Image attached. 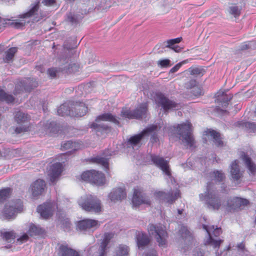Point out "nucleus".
Segmentation results:
<instances>
[{
  "label": "nucleus",
  "instance_id": "f257e3e1",
  "mask_svg": "<svg viewBox=\"0 0 256 256\" xmlns=\"http://www.w3.org/2000/svg\"><path fill=\"white\" fill-rule=\"evenodd\" d=\"M200 198L204 202L210 210H218L223 206L224 202L218 191L210 190V184L208 185L205 193L200 194Z\"/></svg>",
  "mask_w": 256,
  "mask_h": 256
},
{
  "label": "nucleus",
  "instance_id": "f03ea898",
  "mask_svg": "<svg viewBox=\"0 0 256 256\" xmlns=\"http://www.w3.org/2000/svg\"><path fill=\"white\" fill-rule=\"evenodd\" d=\"M78 204L86 212L98 213L102 211V204L100 200L92 195H85L78 200Z\"/></svg>",
  "mask_w": 256,
  "mask_h": 256
},
{
  "label": "nucleus",
  "instance_id": "7ed1b4c3",
  "mask_svg": "<svg viewBox=\"0 0 256 256\" xmlns=\"http://www.w3.org/2000/svg\"><path fill=\"white\" fill-rule=\"evenodd\" d=\"M150 234L154 235L160 246H165L167 243L168 233L162 226L150 224L148 228Z\"/></svg>",
  "mask_w": 256,
  "mask_h": 256
},
{
  "label": "nucleus",
  "instance_id": "20e7f679",
  "mask_svg": "<svg viewBox=\"0 0 256 256\" xmlns=\"http://www.w3.org/2000/svg\"><path fill=\"white\" fill-rule=\"evenodd\" d=\"M202 227L206 231L208 236L206 244L213 246L215 248H219L223 240L219 238H214V237L217 238L222 234V229L220 228H214V226L208 227L204 224Z\"/></svg>",
  "mask_w": 256,
  "mask_h": 256
},
{
  "label": "nucleus",
  "instance_id": "39448f33",
  "mask_svg": "<svg viewBox=\"0 0 256 256\" xmlns=\"http://www.w3.org/2000/svg\"><path fill=\"white\" fill-rule=\"evenodd\" d=\"M23 204L20 199L12 200L6 204L4 209L3 215L6 219L14 218L17 213L22 212Z\"/></svg>",
  "mask_w": 256,
  "mask_h": 256
},
{
  "label": "nucleus",
  "instance_id": "423d86ee",
  "mask_svg": "<svg viewBox=\"0 0 256 256\" xmlns=\"http://www.w3.org/2000/svg\"><path fill=\"white\" fill-rule=\"evenodd\" d=\"M157 128L156 125H152L144 129L140 133L131 136L125 142L126 146L128 148H134V147L139 146L141 144V142L144 136H148L150 133L156 130Z\"/></svg>",
  "mask_w": 256,
  "mask_h": 256
},
{
  "label": "nucleus",
  "instance_id": "0eeeda50",
  "mask_svg": "<svg viewBox=\"0 0 256 256\" xmlns=\"http://www.w3.org/2000/svg\"><path fill=\"white\" fill-rule=\"evenodd\" d=\"M178 134L182 136L190 147L194 146L195 142L192 134V125L190 122H186L178 124L176 128Z\"/></svg>",
  "mask_w": 256,
  "mask_h": 256
},
{
  "label": "nucleus",
  "instance_id": "6e6552de",
  "mask_svg": "<svg viewBox=\"0 0 256 256\" xmlns=\"http://www.w3.org/2000/svg\"><path fill=\"white\" fill-rule=\"evenodd\" d=\"M81 178L82 180L94 184L96 186H102L106 182L104 174L95 170L84 172L81 175Z\"/></svg>",
  "mask_w": 256,
  "mask_h": 256
},
{
  "label": "nucleus",
  "instance_id": "1a4fd4ad",
  "mask_svg": "<svg viewBox=\"0 0 256 256\" xmlns=\"http://www.w3.org/2000/svg\"><path fill=\"white\" fill-rule=\"evenodd\" d=\"M40 9V1L36 0L34 3H32L30 6V9L26 12L20 14L18 16V18H26L28 19L30 18H33V20L35 22H38L42 20L43 16L40 14L39 16L38 12Z\"/></svg>",
  "mask_w": 256,
  "mask_h": 256
},
{
  "label": "nucleus",
  "instance_id": "9d476101",
  "mask_svg": "<svg viewBox=\"0 0 256 256\" xmlns=\"http://www.w3.org/2000/svg\"><path fill=\"white\" fill-rule=\"evenodd\" d=\"M64 167L62 164L56 162L50 165L48 168V175L49 177L50 184L54 185L56 184L58 178L63 171Z\"/></svg>",
  "mask_w": 256,
  "mask_h": 256
},
{
  "label": "nucleus",
  "instance_id": "9b49d317",
  "mask_svg": "<svg viewBox=\"0 0 256 256\" xmlns=\"http://www.w3.org/2000/svg\"><path fill=\"white\" fill-rule=\"evenodd\" d=\"M38 85V82L35 80L30 78H26L20 81L16 84L14 94L16 95L24 92H29Z\"/></svg>",
  "mask_w": 256,
  "mask_h": 256
},
{
  "label": "nucleus",
  "instance_id": "f8f14e48",
  "mask_svg": "<svg viewBox=\"0 0 256 256\" xmlns=\"http://www.w3.org/2000/svg\"><path fill=\"white\" fill-rule=\"evenodd\" d=\"M154 194L160 200L172 204L180 196V192L176 188L175 190H170L168 192L162 191L156 192Z\"/></svg>",
  "mask_w": 256,
  "mask_h": 256
},
{
  "label": "nucleus",
  "instance_id": "ddd939ff",
  "mask_svg": "<svg viewBox=\"0 0 256 256\" xmlns=\"http://www.w3.org/2000/svg\"><path fill=\"white\" fill-rule=\"evenodd\" d=\"M71 108L70 116L80 117L84 116L88 112V107L82 102L70 101Z\"/></svg>",
  "mask_w": 256,
  "mask_h": 256
},
{
  "label": "nucleus",
  "instance_id": "4468645a",
  "mask_svg": "<svg viewBox=\"0 0 256 256\" xmlns=\"http://www.w3.org/2000/svg\"><path fill=\"white\" fill-rule=\"evenodd\" d=\"M155 100L156 103L161 106L165 111L175 108L177 106L176 102L169 100L162 92L156 93Z\"/></svg>",
  "mask_w": 256,
  "mask_h": 256
},
{
  "label": "nucleus",
  "instance_id": "2eb2a0df",
  "mask_svg": "<svg viewBox=\"0 0 256 256\" xmlns=\"http://www.w3.org/2000/svg\"><path fill=\"white\" fill-rule=\"evenodd\" d=\"M133 206H138L142 204L150 205V200L148 197L140 189H134L132 198Z\"/></svg>",
  "mask_w": 256,
  "mask_h": 256
},
{
  "label": "nucleus",
  "instance_id": "dca6fc26",
  "mask_svg": "<svg viewBox=\"0 0 256 256\" xmlns=\"http://www.w3.org/2000/svg\"><path fill=\"white\" fill-rule=\"evenodd\" d=\"M248 203L249 202L246 199L236 197L228 200L226 205L224 206L227 211L230 212L232 210H238L242 206H247Z\"/></svg>",
  "mask_w": 256,
  "mask_h": 256
},
{
  "label": "nucleus",
  "instance_id": "f3484780",
  "mask_svg": "<svg viewBox=\"0 0 256 256\" xmlns=\"http://www.w3.org/2000/svg\"><path fill=\"white\" fill-rule=\"evenodd\" d=\"M14 20L6 19V20H2L0 19V29L6 26H11L15 28H22L26 24L29 23L30 21L26 20V18H19Z\"/></svg>",
  "mask_w": 256,
  "mask_h": 256
},
{
  "label": "nucleus",
  "instance_id": "a211bd4d",
  "mask_svg": "<svg viewBox=\"0 0 256 256\" xmlns=\"http://www.w3.org/2000/svg\"><path fill=\"white\" fill-rule=\"evenodd\" d=\"M54 209V204L46 202L38 206L37 211L42 218L47 219L52 216Z\"/></svg>",
  "mask_w": 256,
  "mask_h": 256
},
{
  "label": "nucleus",
  "instance_id": "6ab92c4d",
  "mask_svg": "<svg viewBox=\"0 0 256 256\" xmlns=\"http://www.w3.org/2000/svg\"><path fill=\"white\" fill-rule=\"evenodd\" d=\"M100 226L98 222L92 219H84L78 222L76 226L80 231H86L90 228H96Z\"/></svg>",
  "mask_w": 256,
  "mask_h": 256
},
{
  "label": "nucleus",
  "instance_id": "aec40b11",
  "mask_svg": "<svg viewBox=\"0 0 256 256\" xmlns=\"http://www.w3.org/2000/svg\"><path fill=\"white\" fill-rule=\"evenodd\" d=\"M82 144L78 142H72L71 140H68L65 142L62 146V149L64 150H70L66 154H61L60 155L61 158L63 159V157H64V158H66L65 156L68 154H69V153L71 154L74 152L78 150L80 148Z\"/></svg>",
  "mask_w": 256,
  "mask_h": 256
},
{
  "label": "nucleus",
  "instance_id": "412c9836",
  "mask_svg": "<svg viewBox=\"0 0 256 256\" xmlns=\"http://www.w3.org/2000/svg\"><path fill=\"white\" fill-rule=\"evenodd\" d=\"M114 234L112 232L105 233L103 240L98 249V256H106V249L112 238H114Z\"/></svg>",
  "mask_w": 256,
  "mask_h": 256
},
{
  "label": "nucleus",
  "instance_id": "4be33fe9",
  "mask_svg": "<svg viewBox=\"0 0 256 256\" xmlns=\"http://www.w3.org/2000/svg\"><path fill=\"white\" fill-rule=\"evenodd\" d=\"M126 194L124 190L121 188H114L110 193L108 196L112 202L122 200L126 198Z\"/></svg>",
  "mask_w": 256,
  "mask_h": 256
},
{
  "label": "nucleus",
  "instance_id": "5701e85b",
  "mask_svg": "<svg viewBox=\"0 0 256 256\" xmlns=\"http://www.w3.org/2000/svg\"><path fill=\"white\" fill-rule=\"evenodd\" d=\"M58 254L59 256H81L77 251L64 244L59 246Z\"/></svg>",
  "mask_w": 256,
  "mask_h": 256
},
{
  "label": "nucleus",
  "instance_id": "b1692460",
  "mask_svg": "<svg viewBox=\"0 0 256 256\" xmlns=\"http://www.w3.org/2000/svg\"><path fill=\"white\" fill-rule=\"evenodd\" d=\"M46 188L45 182L42 180H36L32 186V194L37 196L42 194Z\"/></svg>",
  "mask_w": 256,
  "mask_h": 256
},
{
  "label": "nucleus",
  "instance_id": "393cba45",
  "mask_svg": "<svg viewBox=\"0 0 256 256\" xmlns=\"http://www.w3.org/2000/svg\"><path fill=\"white\" fill-rule=\"evenodd\" d=\"M136 239L138 248L142 249L147 246L150 241L148 236L142 232H136Z\"/></svg>",
  "mask_w": 256,
  "mask_h": 256
},
{
  "label": "nucleus",
  "instance_id": "a878e982",
  "mask_svg": "<svg viewBox=\"0 0 256 256\" xmlns=\"http://www.w3.org/2000/svg\"><path fill=\"white\" fill-rule=\"evenodd\" d=\"M206 135L210 136L213 140L216 146L218 147H222L224 146V142L222 140L220 134V132L213 130H208L206 132Z\"/></svg>",
  "mask_w": 256,
  "mask_h": 256
},
{
  "label": "nucleus",
  "instance_id": "bb28decb",
  "mask_svg": "<svg viewBox=\"0 0 256 256\" xmlns=\"http://www.w3.org/2000/svg\"><path fill=\"white\" fill-rule=\"evenodd\" d=\"M216 101L220 103L222 107L226 108L228 104V102L232 99V96H228L226 92L222 91L218 92L215 96Z\"/></svg>",
  "mask_w": 256,
  "mask_h": 256
},
{
  "label": "nucleus",
  "instance_id": "cd10ccee",
  "mask_svg": "<svg viewBox=\"0 0 256 256\" xmlns=\"http://www.w3.org/2000/svg\"><path fill=\"white\" fill-rule=\"evenodd\" d=\"M236 161L233 162L230 165V172L232 179L234 180H238L241 178L243 175V172L240 170Z\"/></svg>",
  "mask_w": 256,
  "mask_h": 256
},
{
  "label": "nucleus",
  "instance_id": "c85d7f7f",
  "mask_svg": "<svg viewBox=\"0 0 256 256\" xmlns=\"http://www.w3.org/2000/svg\"><path fill=\"white\" fill-rule=\"evenodd\" d=\"M148 110V103L143 102L139 104L134 110V115L138 116L136 120H140L144 116Z\"/></svg>",
  "mask_w": 256,
  "mask_h": 256
},
{
  "label": "nucleus",
  "instance_id": "c756f323",
  "mask_svg": "<svg viewBox=\"0 0 256 256\" xmlns=\"http://www.w3.org/2000/svg\"><path fill=\"white\" fill-rule=\"evenodd\" d=\"M95 120L96 122H98L100 121H108L112 122L116 125L120 124V122L116 117L110 113H104L99 115L96 117Z\"/></svg>",
  "mask_w": 256,
  "mask_h": 256
},
{
  "label": "nucleus",
  "instance_id": "7c9ffc66",
  "mask_svg": "<svg viewBox=\"0 0 256 256\" xmlns=\"http://www.w3.org/2000/svg\"><path fill=\"white\" fill-rule=\"evenodd\" d=\"M186 89H192L191 92L194 96H198L201 95L202 90L197 86V82L195 80H191L185 84Z\"/></svg>",
  "mask_w": 256,
  "mask_h": 256
},
{
  "label": "nucleus",
  "instance_id": "2f4dec72",
  "mask_svg": "<svg viewBox=\"0 0 256 256\" xmlns=\"http://www.w3.org/2000/svg\"><path fill=\"white\" fill-rule=\"evenodd\" d=\"M14 120L18 124H27L30 120V116L20 111H18L15 114Z\"/></svg>",
  "mask_w": 256,
  "mask_h": 256
},
{
  "label": "nucleus",
  "instance_id": "473e14b6",
  "mask_svg": "<svg viewBox=\"0 0 256 256\" xmlns=\"http://www.w3.org/2000/svg\"><path fill=\"white\" fill-rule=\"evenodd\" d=\"M69 112H71V108L70 106V101L68 102H64L58 108V114L60 116H70V114Z\"/></svg>",
  "mask_w": 256,
  "mask_h": 256
},
{
  "label": "nucleus",
  "instance_id": "72a5a7b5",
  "mask_svg": "<svg viewBox=\"0 0 256 256\" xmlns=\"http://www.w3.org/2000/svg\"><path fill=\"white\" fill-rule=\"evenodd\" d=\"M154 164L159 168L167 176H170V172L168 161H152Z\"/></svg>",
  "mask_w": 256,
  "mask_h": 256
},
{
  "label": "nucleus",
  "instance_id": "f704fd0d",
  "mask_svg": "<svg viewBox=\"0 0 256 256\" xmlns=\"http://www.w3.org/2000/svg\"><path fill=\"white\" fill-rule=\"evenodd\" d=\"M44 232V230L38 226L31 224L28 232V234L32 236H34L42 235Z\"/></svg>",
  "mask_w": 256,
  "mask_h": 256
},
{
  "label": "nucleus",
  "instance_id": "c9c22d12",
  "mask_svg": "<svg viewBox=\"0 0 256 256\" xmlns=\"http://www.w3.org/2000/svg\"><path fill=\"white\" fill-rule=\"evenodd\" d=\"M120 116L124 118L136 119L138 116L134 115V110H132L130 108L126 107L122 108Z\"/></svg>",
  "mask_w": 256,
  "mask_h": 256
},
{
  "label": "nucleus",
  "instance_id": "e433bc0d",
  "mask_svg": "<svg viewBox=\"0 0 256 256\" xmlns=\"http://www.w3.org/2000/svg\"><path fill=\"white\" fill-rule=\"evenodd\" d=\"M0 236L3 240L8 242H12L16 238V233L14 231L2 232Z\"/></svg>",
  "mask_w": 256,
  "mask_h": 256
},
{
  "label": "nucleus",
  "instance_id": "4c0bfd02",
  "mask_svg": "<svg viewBox=\"0 0 256 256\" xmlns=\"http://www.w3.org/2000/svg\"><path fill=\"white\" fill-rule=\"evenodd\" d=\"M14 100V98L12 94H7L4 90L0 88V101L9 104L13 102Z\"/></svg>",
  "mask_w": 256,
  "mask_h": 256
},
{
  "label": "nucleus",
  "instance_id": "58836bf2",
  "mask_svg": "<svg viewBox=\"0 0 256 256\" xmlns=\"http://www.w3.org/2000/svg\"><path fill=\"white\" fill-rule=\"evenodd\" d=\"M18 48L16 47H12L10 48L8 51L6 52V56L4 58V60L6 62H8L12 60L15 54L17 52Z\"/></svg>",
  "mask_w": 256,
  "mask_h": 256
},
{
  "label": "nucleus",
  "instance_id": "ea45409f",
  "mask_svg": "<svg viewBox=\"0 0 256 256\" xmlns=\"http://www.w3.org/2000/svg\"><path fill=\"white\" fill-rule=\"evenodd\" d=\"M129 250V248L127 246L122 244L117 248L116 254L122 256H128Z\"/></svg>",
  "mask_w": 256,
  "mask_h": 256
},
{
  "label": "nucleus",
  "instance_id": "a19ab883",
  "mask_svg": "<svg viewBox=\"0 0 256 256\" xmlns=\"http://www.w3.org/2000/svg\"><path fill=\"white\" fill-rule=\"evenodd\" d=\"M210 174L212 177L214 178V180L218 182H222L226 178L222 170H214Z\"/></svg>",
  "mask_w": 256,
  "mask_h": 256
},
{
  "label": "nucleus",
  "instance_id": "79ce46f5",
  "mask_svg": "<svg viewBox=\"0 0 256 256\" xmlns=\"http://www.w3.org/2000/svg\"><path fill=\"white\" fill-rule=\"evenodd\" d=\"M90 127L91 128L94 129L98 132L110 130V127L108 126L107 125L104 124H99L96 122H92L91 124H90Z\"/></svg>",
  "mask_w": 256,
  "mask_h": 256
},
{
  "label": "nucleus",
  "instance_id": "37998d69",
  "mask_svg": "<svg viewBox=\"0 0 256 256\" xmlns=\"http://www.w3.org/2000/svg\"><path fill=\"white\" fill-rule=\"evenodd\" d=\"M11 189L7 188L0 190V203L5 201L10 195Z\"/></svg>",
  "mask_w": 256,
  "mask_h": 256
},
{
  "label": "nucleus",
  "instance_id": "c03bdc74",
  "mask_svg": "<svg viewBox=\"0 0 256 256\" xmlns=\"http://www.w3.org/2000/svg\"><path fill=\"white\" fill-rule=\"evenodd\" d=\"M45 129L48 130L50 132L57 133L60 130V127L56 122H50L48 125L46 126Z\"/></svg>",
  "mask_w": 256,
  "mask_h": 256
},
{
  "label": "nucleus",
  "instance_id": "a18cd8bd",
  "mask_svg": "<svg viewBox=\"0 0 256 256\" xmlns=\"http://www.w3.org/2000/svg\"><path fill=\"white\" fill-rule=\"evenodd\" d=\"M182 37H178L175 38L170 39L166 42V47L170 48L175 46V44H178L182 42Z\"/></svg>",
  "mask_w": 256,
  "mask_h": 256
},
{
  "label": "nucleus",
  "instance_id": "49530a36",
  "mask_svg": "<svg viewBox=\"0 0 256 256\" xmlns=\"http://www.w3.org/2000/svg\"><path fill=\"white\" fill-rule=\"evenodd\" d=\"M244 162L249 172L252 174H256V166L253 162V161H244Z\"/></svg>",
  "mask_w": 256,
  "mask_h": 256
},
{
  "label": "nucleus",
  "instance_id": "de8ad7c7",
  "mask_svg": "<svg viewBox=\"0 0 256 256\" xmlns=\"http://www.w3.org/2000/svg\"><path fill=\"white\" fill-rule=\"evenodd\" d=\"M202 69L197 67H190L184 72H188L191 75H200L202 73Z\"/></svg>",
  "mask_w": 256,
  "mask_h": 256
},
{
  "label": "nucleus",
  "instance_id": "09e8293b",
  "mask_svg": "<svg viewBox=\"0 0 256 256\" xmlns=\"http://www.w3.org/2000/svg\"><path fill=\"white\" fill-rule=\"evenodd\" d=\"M241 8L238 6H232L230 8L229 12L235 18L238 17L240 14Z\"/></svg>",
  "mask_w": 256,
  "mask_h": 256
},
{
  "label": "nucleus",
  "instance_id": "8fccbe9b",
  "mask_svg": "<svg viewBox=\"0 0 256 256\" xmlns=\"http://www.w3.org/2000/svg\"><path fill=\"white\" fill-rule=\"evenodd\" d=\"M109 152L108 150H106L102 153V156H97L94 158H91L88 160H108L110 158L108 157V154Z\"/></svg>",
  "mask_w": 256,
  "mask_h": 256
},
{
  "label": "nucleus",
  "instance_id": "3c124183",
  "mask_svg": "<svg viewBox=\"0 0 256 256\" xmlns=\"http://www.w3.org/2000/svg\"><path fill=\"white\" fill-rule=\"evenodd\" d=\"M30 124L16 127L15 129V132L16 134H20L22 132H28L30 130Z\"/></svg>",
  "mask_w": 256,
  "mask_h": 256
},
{
  "label": "nucleus",
  "instance_id": "603ef678",
  "mask_svg": "<svg viewBox=\"0 0 256 256\" xmlns=\"http://www.w3.org/2000/svg\"><path fill=\"white\" fill-rule=\"evenodd\" d=\"M244 126L250 132H256V124L252 122H246L244 123Z\"/></svg>",
  "mask_w": 256,
  "mask_h": 256
},
{
  "label": "nucleus",
  "instance_id": "864d4df0",
  "mask_svg": "<svg viewBox=\"0 0 256 256\" xmlns=\"http://www.w3.org/2000/svg\"><path fill=\"white\" fill-rule=\"evenodd\" d=\"M170 60L168 59H164L158 61V64L161 68H167L170 66Z\"/></svg>",
  "mask_w": 256,
  "mask_h": 256
},
{
  "label": "nucleus",
  "instance_id": "5fc2aeb1",
  "mask_svg": "<svg viewBox=\"0 0 256 256\" xmlns=\"http://www.w3.org/2000/svg\"><path fill=\"white\" fill-rule=\"evenodd\" d=\"M92 162H96L98 164L102 166L104 170L108 173V161H92Z\"/></svg>",
  "mask_w": 256,
  "mask_h": 256
},
{
  "label": "nucleus",
  "instance_id": "6e6d98bb",
  "mask_svg": "<svg viewBox=\"0 0 256 256\" xmlns=\"http://www.w3.org/2000/svg\"><path fill=\"white\" fill-rule=\"evenodd\" d=\"M47 72L48 76L53 78L56 77L58 71L56 68H48Z\"/></svg>",
  "mask_w": 256,
  "mask_h": 256
},
{
  "label": "nucleus",
  "instance_id": "4d7b16f0",
  "mask_svg": "<svg viewBox=\"0 0 256 256\" xmlns=\"http://www.w3.org/2000/svg\"><path fill=\"white\" fill-rule=\"evenodd\" d=\"M68 22H71L72 24H76L78 22V20L76 18V16L70 13L68 16Z\"/></svg>",
  "mask_w": 256,
  "mask_h": 256
},
{
  "label": "nucleus",
  "instance_id": "13d9d810",
  "mask_svg": "<svg viewBox=\"0 0 256 256\" xmlns=\"http://www.w3.org/2000/svg\"><path fill=\"white\" fill-rule=\"evenodd\" d=\"M182 62H179L176 64L174 67H172L170 70V73H174L176 72L182 66Z\"/></svg>",
  "mask_w": 256,
  "mask_h": 256
},
{
  "label": "nucleus",
  "instance_id": "bf43d9fd",
  "mask_svg": "<svg viewBox=\"0 0 256 256\" xmlns=\"http://www.w3.org/2000/svg\"><path fill=\"white\" fill-rule=\"evenodd\" d=\"M180 233L183 236H187L189 234L190 232L188 230L187 228L184 226H182L180 230Z\"/></svg>",
  "mask_w": 256,
  "mask_h": 256
},
{
  "label": "nucleus",
  "instance_id": "052dcab7",
  "mask_svg": "<svg viewBox=\"0 0 256 256\" xmlns=\"http://www.w3.org/2000/svg\"><path fill=\"white\" fill-rule=\"evenodd\" d=\"M28 239V234H24L20 238H18L17 240L20 241L21 243H23L27 241Z\"/></svg>",
  "mask_w": 256,
  "mask_h": 256
},
{
  "label": "nucleus",
  "instance_id": "680f3d73",
  "mask_svg": "<svg viewBox=\"0 0 256 256\" xmlns=\"http://www.w3.org/2000/svg\"><path fill=\"white\" fill-rule=\"evenodd\" d=\"M150 141L152 144L158 142L159 141V139L158 134L155 133L152 134L150 137Z\"/></svg>",
  "mask_w": 256,
  "mask_h": 256
},
{
  "label": "nucleus",
  "instance_id": "e2e57ef3",
  "mask_svg": "<svg viewBox=\"0 0 256 256\" xmlns=\"http://www.w3.org/2000/svg\"><path fill=\"white\" fill-rule=\"evenodd\" d=\"M42 3L46 6H51L56 3L55 0H43Z\"/></svg>",
  "mask_w": 256,
  "mask_h": 256
},
{
  "label": "nucleus",
  "instance_id": "0e129e2a",
  "mask_svg": "<svg viewBox=\"0 0 256 256\" xmlns=\"http://www.w3.org/2000/svg\"><path fill=\"white\" fill-rule=\"evenodd\" d=\"M182 166L185 170L190 168L192 166V162L189 161L188 162L186 161L185 163L182 164Z\"/></svg>",
  "mask_w": 256,
  "mask_h": 256
},
{
  "label": "nucleus",
  "instance_id": "69168bd1",
  "mask_svg": "<svg viewBox=\"0 0 256 256\" xmlns=\"http://www.w3.org/2000/svg\"><path fill=\"white\" fill-rule=\"evenodd\" d=\"M143 256H158L156 250H152L149 252L144 254Z\"/></svg>",
  "mask_w": 256,
  "mask_h": 256
},
{
  "label": "nucleus",
  "instance_id": "338daca9",
  "mask_svg": "<svg viewBox=\"0 0 256 256\" xmlns=\"http://www.w3.org/2000/svg\"><path fill=\"white\" fill-rule=\"evenodd\" d=\"M170 48H171L172 50H173L176 52H179L182 50V48L178 46H174Z\"/></svg>",
  "mask_w": 256,
  "mask_h": 256
},
{
  "label": "nucleus",
  "instance_id": "774afa93",
  "mask_svg": "<svg viewBox=\"0 0 256 256\" xmlns=\"http://www.w3.org/2000/svg\"><path fill=\"white\" fill-rule=\"evenodd\" d=\"M151 160H164V158L160 157L159 156L154 155L151 156Z\"/></svg>",
  "mask_w": 256,
  "mask_h": 256
}]
</instances>
